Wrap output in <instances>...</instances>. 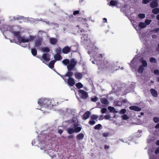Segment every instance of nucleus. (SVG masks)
I'll list each match as a JSON object with an SVG mask.
<instances>
[{
    "mask_svg": "<svg viewBox=\"0 0 159 159\" xmlns=\"http://www.w3.org/2000/svg\"><path fill=\"white\" fill-rule=\"evenodd\" d=\"M73 75V73L71 71H68L66 74L64 75H62L61 77L63 79V80L66 82V80L65 79V77L66 76H68L69 77H71Z\"/></svg>",
    "mask_w": 159,
    "mask_h": 159,
    "instance_id": "nucleus-12",
    "label": "nucleus"
},
{
    "mask_svg": "<svg viewBox=\"0 0 159 159\" xmlns=\"http://www.w3.org/2000/svg\"><path fill=\"white\" fill-rule=\"evenodd\" d=\"M155 153L156 154L159 153V147H158L156 150Z\"/></svg>",
    "mask_w": 159,
    "mask_h": 159,
    "instance_id": "nucleus-55",
    "label": "nucleus"
},
{
    "mask_svg": "<svg viewBox=\"0 0 159 159\" xmlns=\"http://www.w3.org/2000/svg\"><path fill=\"white\" fill-rule=\"evenodd\" d=\"M75 77L78 80L81 79L83 77L82 74L80 72L76 73L75 75Z\"/></svg>",
    "mask_w": 159,
    "mask_h": 159,
    "instance_id": "nucleus-17",
    "label": "nucleus"
},
{
    "mask_svg": "<svg viewBox=\"0 0 159 159\" xmlns=\"http://www.w3.org/2000/svg\"><path fill=\"white\" fill-rule=\"evenodd\" d=\"M109 146H107V145H105L104 146V149L105 150L108 149H109Z\"/></svg>",
    "mask_w": 159,
    "mask_h": 159,
    "instance_id": "nucleus-60",
    "label": "nucleus"
},
{
    "mask_svg": "<svg viewBox=\"0 0 159 159\" xmlns=\"http://www.w3.org/2000/svg\"><path fill=\"white\" fill-rule=\"evenodd\" d=\"M77 27L79 29V30L78 31V32L79 33L80 32L81 33H82L84 32H85L84 30L83 29L80 28V26L79 25H77Z\"/></svg>",
    "mask_w": 159,
    "mask_h": 159,
    "instance_id": "nucleus-46",
    "label": "nucleus"
},
{
    "mask_svg": "<svg viewBox=\"0 0 159 159\" xmlns=\"http://www.w3.org/2000/svg\"><path fill=\"white\" fill-rule=\"evenodd\" d=\"M50 55L48 53H44L43 54L40 60L44 63V61L48 62L50 60Z\"/></svg>",
    "mask_w": 159,
    "mask_h": 159,
    "instance_id": "nucleus-6",
    "label": "nucleus"
},
{
    "mask_svg": "<svg viewBox=\"0 0 159 159\" xmlns=\"http://www.w3.org/2000/svg\"><path fill=\"white\" fill-rule=\"evenodd\" d=\"M109 135V133H104L103 134V136L104 137H106L108 136Z\"/></svg>",
    "mask_w": 159,
    "mask_h": 159,
    "instance_id": "nucleus-56",
    "label": "nucleus"
},
{
    "mask_svg": "<svg viewBox=\"0 0 159 159\" xmlns=\"http://www.w3.org/2000/svg\"><path fill=\"white\" fill-rule=\"evenodd\" d=\"M138 25L141 29H143L146 27V25L144 23L142 22H140Z\"/></svg>",
    "mask_w": 159,
    "mask_h": 159,
    "instance_id": "nucleus-32",
    "label": "nucleus"
},
{
    "mask_svg": "<svg viewBox=\"0 0 159 159\" xmlns=\"http://www.w3.org/2000/svg\"><path fill=\"white\" fill-rule=\"evenodd\" d=\"M71 48V51L72 52H76L78 50V47L76 46H71L70 47Z\"/></svg>",
    "mask_w": 159,
    "mask_h": 159,
    "instance_id": "nucleus-22",
    "label": "nucleus"
},
{
    "mask_svg": "<svg viewBox=\"0 0 159 159\" xmlns=\"http://www.w3.org/2000/svg\"><path fill=\"white\" fill-rule=\"evenodd\" d=\"M150 1V0H143L142 1V3L143 4H146L149 3Z\"/></svg>",
    "mask_w": 159,
    "mask_h": 159,
    "instance_id": "nucleus-50",
    "label": "nucleus"
},
{
    "mask_svg": "<svg viewBox=\"0 0 159 159\" xmlns=\"http://www.w3.org/2000/svg\"><path fill=\"white\" fill-rule=\"evenodd\" d=\"M158 3L157 1H153L150 4V7L152 8H154L158 7Z\"/></svg>",
    "mask_w": 159,
    "mask_h": 159,
    "instance_id": "nucleus-18",
    "label": "nucleus"
},
{
    "mask_svg": "<svg viewBox=\"0 0 159 159\" xmlns=\"http://www.w3.org/2000/svg\"><path fill=\"white\" fill-rule=\"evenodd\" d=\"M66 131L69 134H71L75 132L74 129L72 128H67Z\"/></svg>",
    "mask_w": 159,
    "mask_h": 159,
    "instance_id": "nucleus-25",
    "label": "nucleus"
},
{
    "mask_svg": "<svg viewBox=\"0 0 159 159\" xmlns=\"http://www.w3.org/2000/svg\"><path fill=\"white\" fill-rule=\"evenodd\" d=\"M17 39L18 42L20 43H27L30 41L29 39L23 38L21 37V36H19L18 37Z\"/></svg>",
    "mask_w": 159,
    "mask_h": 159,
    "instance_id": "nucleus-7",
    "label": "nucleus"
},
{
    "mask_svg": "<svg viewBox=\"0 0 159 159\" xmlns=\"http://www.w3.org/2000/svg\"><path fill=\"white\" fill-rule=\"evenodd\" d=\"M152 11L154 14H157L159 13V8L155 7L152 10Z\"/></svg>",
    "mask_w": 159,
    "mask_h": 159,
    "instance_id": "nucleus-28",
    "label": "nucleus"
},
{
    "mask_svg": "<svg viewBox=\"0 0 159 159\" xmlns=\"http://www.w3.org/2000/svg\"><path fill=\"white\" fill-rule=\"evenodd\" d=\"M154 73L156 75H159V70H154Z\"/></svg>",
    "mask_w": 159,
    "mask_h": 159,
    "instance_id": "nucleus-51",
    "label": "nucleus"
},
{
    "mask_svg": "<svg viewBox=\"0 0 159 159\" xmlns=\"http://www.w3.org/2000/svg\"><path fill=\"white\" fill-rule=\"evenodd\" d=\"M115 104L116 106H120L122 105V102L120 101H116L115 102Z\"/></svg>",
    "mask_w": 159,
    "mask_h": 159,
    "instance_id": "nucleus-35",
    "label": "nucleus"
},
{
    "mask_svg": "<svg viewBox=\"0 0 159 159\" xmlns=\"http://www.w3.org/2000/svg\"><path fill=\"white\" fill-rule=\"evenodd\" d=\"M98 69L101 70L108 71L111 73L118 69L114 63L106 58L101 61V64L98 66Z\"/></svg>",
    "mask_w": 159,
    "mask_h": 159,
    "instance_id": "nucleus-1",
    "label": "nucleus"
},
{
    "mask_svg": "<svg viewBox=\"0 0 159 159\" xmlns=\"http://www.w3.org/2000/svg\"><path fill=\"white\" fill-rule=\"evenodd\" d=\"M67 137L68 139H73L74 138V136L73 135H69Z\"/></svg>",
    "mask_w": 159,
    "mask_h": 159,
    "instance_id": "nucleus-58",
    "label": "nucleus"
},
{
    "mask_svg": "<svg viewBox=\"0 0 159 159\" xmlns=\"http://www.w3.org/2000/svg\"><path fill=\"white\" fill-rule=\"evenodd\" d=\"M107 111V109L106 108H102L101 110V112L102 114L105 113Z\"/></svg>",
    "mask_w": 159,
    "mask_h": 159,
    "instance_id": "nucleus-47",
    "label": "nucleus"
},
{
    "mask_svg": "<svg viewBox=\"0 0 159 159\" xmlns=\"http://www.w3.org/2000/svg\"><path fill=\"white\" fill-rule=\"evenodd\" d=\"M155 127L156 129H158L159 128V123H157L155 126Z\"/></svg>",
    "mask_w": 159,
    "mask_h": 159,
    "instance_id": "nucleus-63",
    "label": "nucleus"
},
{
    "mask_svg": "<svg viewBox=\"0 0 159 159\" xmlns=\"http://www.w3.org/2000/svg\"><path fill=\"white\" fill-rule=\"evenodd\" d=\"M138 16L141 19H143L145 17V14L143 13H140L139 14Z\"/></svg>",
    "mask_w": 159,
    "mask_h": 159,
    "instance_id": "nucleus-41",
    "label": "nucleus"
},
{
    "mask_svg": "<svg viewBox=\"0 0 159 159\" xmlns=\"http://www.w3.org/2000/svg\"><path fill=\"white\" fill-rule=\"evenodd\" d=\"M151 22V20H150L147 19L145 21V24L146 25H148L150 24Z\"/></svg>",
    "mask_w": 159,
    "mask_h": 159,
    "instance_id": "nucleus-45",
    "label": "nucleus"
},
{
    "mask_svg": "<svg viewBox=\"0 0 159 159\" xmlns=\"http://www.w3.org/2000/svg\"><path fill=\"white\" fill-rule=\"evenodd\" d=\"M77 62L75 61L74 59H71L69 63L67 65V68L68 71L73 70Z\"/></svg>",
    "mask_w": 159,
    "mask_h": 159,
    "instance_id": "nucleus-4",
    "label": "nucleus"
},
{
    "mask_svg": "<svg viewBox=\"0 0 159 159\" xmlns=\"http://www.w3.org/2000/svg\"><path fill=\"white\" fill-rule=\"evenodd\" d=\"M76 137L77 140L80 141L82 140L84 138V134L82 133H80L76 136Z\"/></svg>",
    "mask_w": 159,
    "mask_h": 159,
    "instance_id": "nucleus-19",
    "label": "nucleus"
},
{
    "mask_svg": "<svg viewBox=\"0 0 159 159\" xmlns=\"http://www.w3.org/2000/svg\"><path fill=\"white\" fill-rule=\"evenodd\" d=\"M54 58L55 61H60L62 59V57L60 54H56L54 56Z\"/></svg>",
    "mask_w": 159,
    "mask_h": 159,
    "instance_id": "nucleus-21",
    "label": "nucleus"
},
{
    "mask_svg": "<svg viewBox=\"0 0 159 159\" xmlns=\"http://www.w3.org/2000/svg\"><path fill=\"white\" fill-rule=\"evenodd\" d=\"M111 117V116L109 115H107L104 116V118L106 120H109Z\"/></svg>",
    "mask_w": 159,
    "mask_h": 159,
    "instance_id": "nucleus-49",
    "label": "nucleus"
},
{
    "mask_svg": "<svg viewBox=\"0 0 159 159\" xmlns=\"http://www.w3.org/2000/svg\"><path fill=\"white\" fill-rule=\"evenodd\" d=\"M102 126V125L100 124H98L95 125L94 127L95 129H99Z\"/></svg>",
    "mask_w": 159,
    "mask_h": 159,
    "instance_id": "nucleus-43",
    "label": "nucleus"
},
{
    "mask_svg": "<svg viewBox=\"0 0 159 159\" xmlns=\"http://www.w3.org/2000/svg\"><path fill=\"white\" fill-rule=\"evenodd\" d=\"M91 120L89 122V124L91 125H94L96 121H98L97 119L98 118V116L94 114L90 116Z\"/></svg>",
    "mask_w": 159,
    "mask_h": 159,
    "instance_id": "nucleus-5",
    "label": "nucleus"
},
{
    "mask_svg": "<svg viewBox=\"0 0 159 159\" xmlns=\"http://www.w3.org/2000/svg\"><path fill=\"white\" fill-rule=\"evenodd\" d=\"M57 39L53 38H51L49 39V42L50 43L53 45H55L57 43Z\"/></svg>",
    "mask_w": 159,
    "mask_h": 159,
    "instance_id": "nucleus-16",
    "label": "nucleus"
},
{
    "mask_svg": "<svg viewBox=\"0 0 159 159\" xmlns=\"http://www.w3.org/2000/svg\"><path fill=\"white\" fill-rule=\"evenodd\" d=\"M56 62V61L54 60L51 61L48 64V66L50 68L52 69L54 67V65Z\"/></svg>",
    "mask_w": 159,
    "mask_h": 159,
    "instance_id": "nucleus-24",
    "label": "nucleus"
},
{
    "mask_svg": "<svg viewBox=\"0 0 159 159\" xmlns=\"http://www.w3.org/2000/svg\"><path fill=\"white\" fill-rule=\"evenodd\" d=\"M126 100L125 99H124L123 100H122L121 101V102H122V103H126Z\"/></svg>",
    "mask_w": 159,
    "mask_h": 159,
    "instance_id": "nucleus-62",
    "label": "nucleus"
},
{
    "mask_svg": "<svg viewBox=\"0 0 159 159\" xmlns=\"http://www.w3.org/2000/svg\"><path fill=\"white\" fill-rule=\"evenodd\" d=\"M153 120L156 123L159 122V117H154L153 118Z\"/></svg>",
    "mask_w": 159,
    "mask_h": 159,
    "instance_id": "nucleus-39",
    "label": "nucleus"
},
{
    "mask_svg": "<svg viewBox=\"0 0 159 159\" xmlns=\"http://www.w3.org/2000/svg\"><path fill=\"white\" fill-rule=\"evenodd\" d=\"M144 67L143 66H140L138 69V72L139 73H142L144 70Z\"/></svg>",
    "mask_w": 159,
    "mask_h": 159,
    "instance_id": "nucleus-31",
    "label": "nucleus"
},
{
    "mask_svg": "<svg viewBox=\"0 0 159 159\" xmlns=\"http://www.w3.org/2000/svg\"><path fill=\"white\" fill-rule=\"evenodd\" d=\"M100 101L102 104H104L107 105L109 103V102L106 98H101V99Z\"/></svg>",
    "mask_w": 159,
    "mask_h": 159,
    "instance_id": "nucleus-23",
    "label": "nucleus"
},
{
    "mask_svg": "<svg viewBox=\"0 0 159 159\" xmlns=\"http://www.w3.org/2000/svg\"><path fill=\"white\" fill-rule=\"evenodd\" d=\"M55 52L57 53L56 54H60L61 52V48H60L59 47L58 48L56 49Z\"/></svg>",
    "mask_w": 159,
    "mask_h": 159,
    "instance_id": "nucleus-40",
    "label": "nucleus"
},
{
    "mask_svg": "<svg viewBox=\"0 0 159 159\" xmlns=\"http://www.w3.org/2000/svg\"><path fill=\"white\" fill-rule=\"evenodd\" d=\"M91 113L89 111H86L85 113L83 114L82 118L83 120H86L90 116Z\"/></svg>",
    "mask_w": 159,
    "mask_h": 159,
    "instance_id": "nucleus-11",
    "label": "nucleus"
},
{
    "mask_svg": "<svg viewBox=\"0 0 159 159\" xmlns=\"http://www.w3.org/2000/svg\"><path fill=\"white\" fill-rule=\"evenodd\" d=\"M23 16H17L14 17V19L15 20H19L23 19Z\"/></svg>",
    "mask_w": 159,
    "mask_h": 159,
    "instance_id": "nucleus-38",
    "label": "nucleus"
},
{
    "mask_svg": "<svg viewBox=\"0 0 159 159\" xmlns=\"http://www.w3.org/2000/svg\"><path fill=\"white\" fill-rule=\"evenodd\" d=\"M67 83L68 85L70 86H74L75 84L74 79L71 77H69L67 80Z\"/></svg>",
    "mask_w": 159,
    "mask_h": 159,
    "instance_id": "nucleus-8",
    "label": "nucleus"
},
{
    "mask_svg": "<svg viewBox=\"0 0 159 159\" xmlns=\"http://www.w3.org/2000/svg\"><path fill=\"white\" fill-rule=\"evenodd\" d=\"M103 21L104 23L106 22L107 23V20L106 18H104L103 19Z\"/></svg>",
    "mask_w": 159,
    "mask_h": 159,
    "instance_id": "nucleus-61",
    "label": "nucleus"
},
{
    "mask_svg": "<svg viewBox=\"0 0 159 159\" xmlns=\"http://www.w3.org/2000/svg\"><path fill=\"white\" fill-rule=\"evenodd\" d=\"M104 54H99L98 55H96V56L98 58H99L98 60L99 61V59H100L102 58L103 57V56H104Z\"/></svg>",
    "mask_w": 159,
    "mask_h": 159,
    "instance_id": "nucleus-44",
    "label": "nucleus"
},
{
    "mask_svg": "<svg viewBox=\"0 0 159 159\" xmlns=\"http://www.w3.org/2000/svg\"><path fill=\"white\" fill-rule=\"evenodd\" d=\"M80 11L79 10H76L74 11L73 13V15L74 16H75L79 13Z\"/></svg>",
    "mask_w": 159,
    "mask_h": 159,
    "instance_id": "nucleus-54",
    "label": "nucleus"
},
{
    "mask_svg": "<svg viewBox=\"0 0 159 159\" xmlns=\"http://www.w3.org/2000/svg\"><path fill=\"white\" fill-rule=\"evenodd\" d=\"M11 32L14 34L15 36L18 37L20 35V31H15L13 30L11 31Z\"/></svg>",
    "mask_w": 159,
    "mask_h": 159,
    "instance_id": "nucleus-26",
    "label": "nucleus"
},
{
    "mask_svg": "<svg viewBox=\"0 0 159 159\" xmlns=\"http://www.w3.org/2000/svg\"><path fill=\"white\" fill-rule=\"evenodd\" d=\"M71 48L70 47L66 46L62 49V52L64 54H68L71 52Z\"/></svg>",
    "mask_w": 159,
    "mask_h": 159,
    "instance_id": "nucleus-10",
    "label": "nucleus"
},
{
    "mask_svg": "<svg viewBox=\"0 0 159 159\" xmlns=\"http://www.w3.org/2000/svg\"><path fill=\"white\" fill-rule=\"evenodd\" d=\"M139 61L142 63V66L143 67H146L148 65L147 63L145 60H144L143 58H142L140 59Z\"/></svg>",
    "mask_w": 159,
    "mask_h": 159,
    "instance_id": "nucleus-15",
    "label": "nucleus"
},
{
    "mask_svg": "<svg viewBox=\"0 0 159 159\" xmlns=\"http://www.w3.org/2000/svg\"><path fill=\"white\" fill-rule=\"evenodd\" d=\"M70 62V61L69 59H66L63 60L62 61V63L65 65L67 66L68 64H69Z\"/></svg>",
    "mask_w": 159,
    "mask_h": 159,
    "instance_id": "nucleus-30",
    "label": "nucleus"
},
{
    "mask_svg": "<svg viewBox=\"0 0 159 159\" xmlns=\"http://www.w3.org/2000/svg\"><path fill=\"white\" fill-rule=\"evenodd\" d=\"M159 31V27L157 28L151 30V32L153 33H156Z\"/></svg>",
    "mask_w": 159,
    "mask_h": 159,
    "instance_id": "nucleus-42",
    "label": "nucleus"
},
{
    "mask_svg": "<svg viewBox=\"0 0 159 159\" xmlns=\"http://www.w3.org/2000/svg\"><path fill=\"white\" fill-rule=\"evenodd\" d=\"M77 125L75 123H74L73 127L75 128L74 131L75 133H79L81 130V128L80 127H77Z\"/></svg>",
    "mask_w": 159,
    "mask_h": 159,
    "instance_id": "nucleus-14",
    "label": "nucleus"
},
{
    "mask_svg": "<svg viewBox=\"0 0 159 159\" xmlns=\"http://www.w3.org/2000/svg\"><path fill=\"white\" fill-rule=\"evenodd\" d=\"M97 100H98V98L96 97H95L94 98H91V100L92 102H96V101H97Z\"/></svg>",
    "mask_w": 159,
    "mask_h": 159,
    "instance_id": "nucleus-53",
    "label": "nucleus"
},
{
    "mask_svg": "<svg viewBox=\"0 0 159 159\" xmlns=\"http://www.w3.org/2000/svg\"><path fill=\"white\" fill-rule=\"evenodd\" d=\"M68 17L69 18V19H71V18H73L74 17V16L72 15H70Z\"/></svg>",
    "mask_w": 159,
    "mask_h": 159,
    "instance_id": "nucleus-64",
    "label": "nucleus"
},
{
    "mask_svg": "<svg viewBox=\"0 0 159 159\" xmlns=\"http://www.w3.org/2000/svg\"><path fill=\"white\" fill-rule=\"evenodd\" d=\"M38 103L40 106L43 107V108H48L49 106L51 105V100L47 98L40 99Z\"/></svg>",
    "mask_w": 159,
    "mask_h": 159,
    "instance_id": "nucleus-2",
    "label": "nucleus"
},
{
    "mask_svg": "<svg viewBox=\"0 0 159 159\" xmlns=\"http://www.w3.org/2000/svg\"><path fill=\"white\" fill-rule=\"evenodd\" d=\"M42 41V39L41 38H39L37 40L34 44V47L37 48L39 47L41 45V43Z\"/></svg>",
    "mask_w": 159,
    "mask_h": 159,
    "instance_id": "nucleus-9",
    "label": "nucleus"
},
{
    "mask_svg": "<svg viewBox=\"0 0 159 159\" xmlns=\"http://www.w3.org/2000/svg\"><path fill=\"white\" fill-rule=\"evenodd\" d=\"M63 132V130L61 129H58V132L60 135H61Z\"/></svg>",
    "mask_w": 159,
    "mask_h": 159,
    "instance_id": "nucleus-57",
    "label": "nucleus"
},
{
    "mask_svg": "<svg viewBox=\"0 0 159 159\" xmlns=\"http://www.w3.org/2000/svg\"><path fill=\"white\" fill-rule=\"evenodd\" d=\"M76 87L78 89H80L83 87V84L80 82H78L75 84Z\"/></svg>",
    "mask_w": 159,
    "mask_h": 159,
    "instance_id": "nucleus-29",
    "label": "nucleus"
},
{
    "mask_svg": "<svg viewBox=\"0 0 159 159\" xmlns=\"http://www.w3.org/2000/svg\"><path fill=\"white\" fill-rule=\"evenodd\" d=\"M78 92L79 96L81 98L86 99L88 97V93L86 91L80 89L78 90Z\"/></svg>",
    "mask_w": 159,
    "mask_h": 159,
    "instance_id": "nucleus-3",
    "label": "nucleus"
},
{
    "mask_svg": "<svg viewBox=\"0 0 159 159\" xmlns=\"http://www.w3.org/2000/svg\"><path fill=\"white\" fill-rule=\"evenodd\" d=\"M129 109L130 110H134L136 111H139L141 110V108L138 106H130Z\"/></svg>",
    "mask_w": 159,
    "mask_h": 159,
    "instance_id": "nucleus-13",
    "label": "nucleus"
},
{
    "mask_svg": "<svg viewBox=\"0 0 159 159\" xmlns=\"http://www.w3.org/2000/svg\"><path fill=\"white\" fill-rule=\"evenodd\" d=\"M103 118L104 117H103V116L102 115L100 116L99 120H102L103 119Z\"/></svg>",
    "mask_w": 159,
    "mask_h": 159,
    "instance_id": "nucleus-59",
    "label": "nucleus"
},
{
    "mask_svg": "<svg viewBox=\"0 0 159 159\" xmlns=\"http://www.w3.org/2000/svg\"><path fill=\"white\" fill-rule=\"evenodd\" d=\"M149 61L151 63H157V61L155 58L153 57H151L149 58Z\"/></svg>",
    "mask_w": 159,
    "mask_h": 159,
    "instance_id": "nucleus-36",
    "label": "nucleus"
},
{
    "mask_svg": "<svg viewBox=\"0 0 159 159\" xmlns=\"http://www.w3.org/2000/svg\"><path fill=\"white\" fill-rule=\"evenodd\" d=\"M150 92L152 95L154 97L157 96V91L154 89H150Z\"/></svg>",
    "mask_w": 159,
    "mask_h": 159,
    "instance_id": "nucleus-20",
    "label": "nucleus"
},
{
    "mask_svg": "<svg viewBox=\"0 0 159 159\" xmlns=\"http://www.w3.org/2000/svg\"><path fill=\"white\" fill-rule=\"evenodd\" d=\"M108 109L111 112H117V111H116L115 108L113 107L109 106L108 107Z\"/></svg>",
    "mask_w": 159,
    "mask_h": 159,
    "instance_id": "nucleus-27",
    "label": "nucleus"
},
{
    "mask_svg": "<svg viewBox=\"0 0 159 159\" xmlns=\"http://www.w3.org/2000/svg\"><path fill=\"white\" fill-rule=\"evenodd\" d=\"M122 118L124 120H127L129 118V117L126 114H124L122 116Z\"/></svg>",
    "mask_w": 159,
    "mask_h": 159,
    "instance_id": "nucleus-52",
    "label": "nucleus"
},
{
    "mask_svg": "<svg viewBox=\"0 0 159 159\" xmlns=\"http://www.w3.org/2000/svg\"><path fill=\"white\" fill-rule=\"evenodd\" d=\"M126 110L124 109H121L120 111V114H124L126 112Z\"/></svg>",
    "mask_w": 159,
    "mask_h": 159,
    "instance_id": "nucleus-48",
    "label": "nucleus"
},
{
    "mask_svg": "<svg viewBox=\"0 0 159 159\" xmlns=\"http://www.w3.org/2000/svg\"><path fill=\"white\" fill-rule=\"evenodd\" d=\"M117 2L114 0H111L110 2V5L111 6H115L117 5Z\"/></svg>",
    "mask_w": 159,
    "mask_h": 159,
    "instance_id": "nucleus-34",
    "label": "nucleus"
},
{
    "mask_svg": "<svg viewBox=\"0 0 159 159\" xmlns=\"http://www.w3.org/2000/svg\"><path fill=\"white\" fill-rule=\"evenodd\" d=\"M31 52L34 56H35L37 54V51L35 48H31Z\"/></svg>",
    "mask_w": 159,
    "mask_h": 159,
    "instance_id": "nucleus-33",
    "label": "nucleus"
},
{
    "mask_svg": "<svg viewBox=\"0 0 159 159\" xmlns=\"http://www.w3.org/2000/svg\"><path fill=\"white\" fill-rule=\"evenodd\" d=\"M42 51L43 52H48L50 51V49L48 47H44L42 49Z\"/></svg>",
    "mask_w": 159,
    "mask_h": 159,
    "instance_id": "nucleus-37",
    "label": "nucleus"
}]
</instances>
